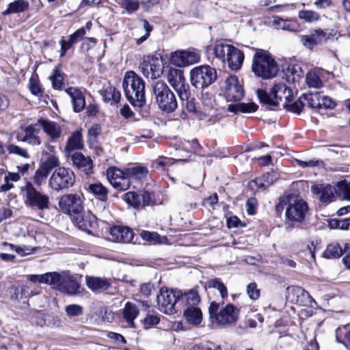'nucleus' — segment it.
Returning <instances> with one entry per match:
<instances>
[{
	"mask_svg": "<svg viewBox=\"0 0 350 350\" xmlns=\"http://www.w3.org/2000/svg\"><path fill=\"white\" fill-rule=\"evenodd\" d=\"M152 92L159 109L166 113H171L177 109L178 102L174 92L163 81H157L151 85Z\"/></svg>",
	"mask_w": 350,
	"mask_h": 350,
	"instance_id": "39448f33",
	"label": "nucleus"
},
{
	"mask_svg": "<svg viewBox=\"0 0 350 350\" xmlns=\"http://www.w3.org/2000/svg\"><path fill=\"white\" fill-rule=\"evenodd\" d=\"M308 210V204L304 200L297 199L289 203L285 214L288 220L302 223L306 220Z\"/></svg>",
	"mask_w": 350,
	"mask_h": 350,
	"instance_id": "ddd939ff",
	"label": "nucleus"
},
{
	"mask_svg": "<svg viewBox=\"0 0 350 350\" xmlns=\"http://www.w3.org/2000/svg\"><path fill=\"white\" fill-rule=\"evenodd\" d=\"M66 271L58 272H48L46 273V282L45 284H49L53 289L57 290L61 292L62 284L64 282L66 275Z\"/></svg>",
	"mask_w": 350,
	"mask_h": 350,
	"instance_id": "2f4dec72",
	"label": "nucleus"
},
{
	"mask_svg": "<svg viewBox=\"0 0 350 350\" xmlns=\"http://www.w3.org/2000/svg\"><path fill=\"white\" fill-rule=\"evenodd\" d=\"M59 165L60 162L58 157L53 154H50L46 159L42 162L41 166L50 172L53 169L59 167Z\"/></svg>",
	"mask_w": 350,
	"mask_h": 350,
	"instance_id": "603ef678",
	"label": "nucleus"
},
{
	"mask_svg": "<svg viewBox=\"0 0 350 350\" xmlns=\"http://www.w3.org/2000/svg\"><path fill=\"white\" fill-rule=\"evenodd\" d=\"M85 283L87 286L92 291L98 293L107 291L111 286V284L108 280L98 277L87 275L85 277Z\"/></svg>",
	"mask_w": 350,
	"mask_h": 350,
	"instance_id": "a878e982",
	"label": "nucleus"
},
{
	"mask_svg": "<svg viewBox=\"0 0 350 350\" xmlns=\"http://www.w3.org/2000/svg\"><path fill=\"white\" fill-rule=\"evenodd\" d=\"M277 179V175L273 172H267L260 178L254 180L258 188H267L272 185Z\"/></svg>",
	"mask_w": 350,
	"mask_h": 350,
	"instance_id": "ea45409f",
	"label": "nucleus"
},
{
	"mask_svg": "<svg viewBox=\"0 0 350 350\" xmlns=\"http://www.w3.org/2000/svg\"><path fill=\"white\" fill-rule=\"evenodd\" d=\"M29 88L32 94L38 97L42 96L44 92L40 85L37 75H32L29 79Z\"/></svg>",
	"mask_w": 350,
	"mask_h": 350,
	"instance_id": "de8ad7c7",
	"label": "nucleus"
},
{
	"mask_svg": "<svg viewBox=\"0 0 350 350\" xmlns=\"http://www.w3.org/2000/svg\"><path fill=\"white\" fill-rule=\"evenodd\" d=\"M65 311L70 317H77L82 314L83 308L77 304H70L65 308Z\"/></svg>",
	"mask_w": 350,
	"mask_h": 350,
	"instance_id": "13d9d810",
	"label": "nucleus"
},
{
	"mask_svg": "<svg viewBox=\"0 0 350 350\" xmlns=\"http://www.w3.org/2000/svg\"><path fill=\"white\" fill-rule=\"evenodd\" d=\"M88 189L90 192L96 196L99 200L102 201L107 200L108 189L100 183L90 184Z\"/></svg>",
	"mask_w": 350,
	"mask_h": 350,
	"instance_id": "58836bf2",
	"label": "nucleus"
},
{
	"mask_svg": "<svg viewBox=\"0 0 350 350\" xmlns=\"http://www.w3.org/2000/svg\"><path fill=\"white\" fill-rule=\"evenodd\" d=\"M109 239L113 242L129 243L134 237V232L130 228L122 226H116L110 229Z\"/></svg>",
	"mask_w": 350,
	"mask_h": 350,
	"instance_id": "a211bd4d",
	"label": "nucleus"
},
{
	"mask_svg": "<svg viewBox=\"0 0 350 350\" xmlns=\"http://www.w3.org/2000/svg\"><path fill=\"white\" fill-rule=\"evenodd\" d=\"M122 88L126 98L133 106L142 108L146 105L145 82L135 72L130 70L124 74Z\"/></svg>",
	"mask_w": 350,
	"mask_h": 350,
	"instance_id": "f03ea898",
	"label": "nucleus"
},
{
	"mask_svg": "<svg viewBox=\"0 0 350 350\" xmlns=\"http://www.w3.org/2000/svg\"><path fill=\"white\" fill-rule=\"evenodd\" d=\"M292 100L293 99H291L288 103H283V107L289 111L299 114L304 106V103L301 96H300L299 98L294 103H292Z\"/></svg>",
	"mask_w": 350,
	"mask_h": 350,
	"instance_id": "49530a36",
	"label": "nucleus"
},
{
	"mask_svg": "<svg viewBox=\"0 0 350 350\" xmlns=\"http://www.w3.org/2000/svg\"><path fill=\"white\" fill-rule=\"evenodd\" d=\"M53 87L56 90H61L64 85V77L57 66L53 71V75L49 77Z\"/></svg>",
	"mask_w": 350,
	"mask_h": 350,
	"instance_id": "09e8293b",
	"label": "nucleus"
},
{
	"mask_svg": "<svg viewBox=\"0 0 350 350\" xmlns=\"http://www.w3.org/2000/svg\"><path fill=\"white\" fill-rule=\"evenodd\" d=\"M83 148L82 134L80 131H76L68 137L65 152L70 154L72 151L81 150Z\"/></svg>",
	"mask_w": 350,
	"mask_h": 350,
	"instance_id": "7c9ffc66",
	"label": "nucleus"
},
{
	"mask_svg": "<svg viewBox=\"0 0 350 350\" xmlns=\"http://www.w3.org/2000/svg\"><path fill=\"white\" fill-rule=\"evenodd\" d=\"M258 106L253 103H237L235 104H230L227 105V111L234 113L239 112L243 113H254L258 109Z\"/></svg>",
	"mask_w": 350,
	"mask_h": 350,
	"instance_id": "72a5a7b5",
	"label": "nucleus"
},
{
	"mask_svg": "<svg viewBox=\"0 0 350 350\" xmlns=\"http://www.w3.org/2000/svg\"><path fill=\"white\" fill-rule=\"evenodd\" d=\"M209 287L216 288L220 293L222 299H226L228 297V290L224 284L219 278L211 280L208 283Z\"/></svg>",
	"mask_w": 350,
	"mask_h": 350,
	"instance_id": "8fccbe9b",
	"label": "nucleus"
},
{
	"mask_svg": "<svg viewBox=\"0 0 350 350\" xmlns=\"http://www.w3.org/2000/svg\"><path fill=\"white\" fill-rule=\"evenodd\" d=\"M6 149L9 154H14L26 159L29 157L26 149L22 148L16 145L9 144L7 146Z\"/></svg>",
	"mask_w": 350,
	"mask_h": 350,
	"instance_id": "5fc2aeb1",
	"label": "nucleus"
},
{
	"mask_svg": "<svg viewBox=\"0 0 350 350\" xmlns=\"http://www.w3.org/2000/svg\"><path fill=\"white\" fill-rule=\"evenodd\" d=\"M70 160L74 166L86 174L92 173L93 163L90 157H85L82 153L75 152L70 155Z\"/></svg>",
	"mask_w": 350,
	"mask_h": 350,
	"instance_id": "aec40b11",
	"label": "nucleus"
},
{
	"mask_svg": "<svg viewBox=\"0 0 350 350\" xmlns=\"http://www.w3.org/2000/svg\"><path fill=\"white\" fill-rule=\"evenodd\" d=\"M252 69L257 77L267 79L276 76L279 66L267 51L258 49L253 57Z\"/></svg>",
	"mask_w": 350,
	"mask_h": 350,
	"instance_id": "20e7f679",
	"label": "nucleus"
},
{
	"mask_svg": "<svg viewBox=\"0 0 350 350\" xmlns=\"http://www.w3.org/2000/svg\"><path fill=\"white\" fill-rule=\"evenodd\" d=\"M234 48L231 44L219 42L215 44L213 53L217 59H220L223 63H227Z\"/></svg>",
	"mask_w": 350,
	"mask_h": 350,
	"instance_id": "c85d7f7f",
	"label": "nucleus"
},
{
	"mask_svg": "<svg viewBox=\"0 0 350 350\" xmlns=\"http://www.w3.org/2000/svg\"><path fill=\"white\" fill-rule=\"evenodd\" d=\"M75 181V174L70 168L59 167L50 176L49 187L53 191L59 192L73 187Z\"/></svg>",
	"mask_w": 350,
	"mask_h": 350,
	"instance_id": "6e6552de",
	"label": "nucleus"
},
{
	"mask_svg": "<svg viewBox=\"0 0 350 350\" xmlns=\"http://www.w3.org/2000/svg\"><path fill=\"white\" fill-rule=\"evenodd\" d=\"M29 3L26 0H15L9 3L8 7L2 14L7 16L11 14H16L25 12L29 9Z\"/></svg>",
	"mask_w": 350,
	"mask_h": 350,
	"instance_id": "f704fd0d",
	"label": "nucleus"
},
{
	"mask_svg": "<svg viewBox=\"0 0 350 350\" xmlns=\"http://www.w3.org/2000/svg\"><path fill=\"white\" fill-rule=\"evenodd\" d=\"M271 24L277 29L292 32L297 31L299 27L296 20L283 19L278 16H273Z\"/></svg>",
	"mask_w": 350,
	"mask_h": 350,
	"instance_id": "bb28decb",
	"label": "nucleus"
},
{
	"mask_svg": "<svg viewBox=\"0 0 350 350\" xmlns=\"http://www.w3.org/2000/svg\"><path fill=\"white\" fill-rule=\"evenodd\" d=\"M243 59V53L235 47L233 52L231 53V56L229 57V60L227 64L232 70L237 71L241 68Z\"/></svg>",
	"mask_w": 350,
	"mask_h": 350,
	"instance_id": "e433bc0d",
	"label": "nucleus"
},
{
	"mask_svg": "<svg viewBox=\"0 0 350 350\" xmlns=\"http://www.w3.org/2000/svg\"><path fill=\"white\" fill-rule=\"evenodd\" d=\"M343 252V250L338 243H332L327 246L323 256L326 258H338Z\"/></svg>",
	"mask_w": 350,
	"mask_h": 350,
	"instance_id": "a19ab883",
	"label": "nucleus"
},
{
	"mask_svg": "<svg viewBox=\"0 0 350 350\" xmlns=\"http://www.w3.org/2000/svg\"><path fill=\"white\" fill-rule=\"evenodd\" d=\"M201 101L204 106L206 107L207 108H211L213 107L215 103V100L213 98V96L208 93H202L201 95Z\"/></svg>",
	"mask_w": 350,
	"mask_h": 350,
	"instance_id": "69168bd1",
	"label": "nucleus"
},
{
	"mask_svg": "<svg viewBox=\"0 0 350 350\" xmlns=\"http://www.w3.org/2000/svg\"><path fill=\"white\" fill-rule=\"evenodd\" d=\"M21 130L25 135L21 139L18 135V140L26 142L32 146H39L41 144L40 138L38 136L40 132V126L38 120L33 124H30L27 126H22Z\"/></svg>",
	"mask_w": 350,
	"mask_h": 350,
	"instance_id": "6ab92c4d",
	"label": "nucleus"
},
{
	"mask_svg": "<svg viewBox=\"0 0 350 350\" xmlns=\"http://www.w3.org/2000/svg\"><path fill=\"white\" fill-rule=\"evenodd\" d=\"M183 317L187 322L193 325H198L202 320V313L198 307L189 306L183 311Z\"/></svg>",
	"mask_w": 350,
	"mask_h": 350,
	"instance_id": "c756f323",
	"label": "nucleus"
},
{
	"mask_svg": "<svg viewBox=\"0 0 350 350\" xmlns=\"http://www.w3.org/2000/svg\"><path fill=\"white\" fill-rule=\"evenodd\" d=\"M139 314L138 307L133 303L128 301L125 304L122 310V315L124 320L127 323L130 327H135L134 320Z\"/></svg>",
	"mask_w": 350,
	"mask_h": 350,
	"instance_id": "cd10ccee",
	"label": "nucleus"
},
{
	"mask_svg": "<svg viewBox=\"0 0 350 350\" xmlns=\"http://www.w3.org/2000/svg\"><path fill=\"white\" fill-rule=\"evenodd\" d=\"M320 103L319 108L333 109L336 106V103L330 97L321 94Z\"/></svg>",
	"mask_w": 350,
	"mask_h": 350,
	"instance_id": "e2e57ef3",
	"label": "nucleus"
},
{
	"mask_svg": "<svg viewBox=\"0 0 350 350\" xmlns=\"http://www.w3.org/2000/svg\"><path fill=\"white\" fill-rule=\"evenodd\" d=\"M200 59V53L196 50H181L170 55V62L178 67H185L198 63Z\"/></svg>",
	"mask_w": 350,
	"mask_h": 350,
	"instance_id": "2eb2a0df",
	"label": "nucleus"
},
{
	"mask_svg": "<svg viewBox=\"0 0 350 350\" xmlns=\"http://www.w3.org/2000/svg\"><path fill=\"white\" fill-rule=\"evenodd\" d=\"M301 98L304 100V105L307 104L310 108H319L321 105V93L319 92L303 94Z\"/></svg>",
	"mask_w": 350,
	"mask_h": 350,
	"instance_id": "79ce46f5",
	"label": "nucleus"
},
{
	"mask_svg": "<svg viewBox=\"0 0 350 350\" xmlns=\"http://www.w3.org/2000/svg\"><path fill=\"white\" fill-rule=\"evenodd\" d=\"M180 296V291L161 288L157 297L158 309L166 314L176 313V304L179 301Z\"/></svg>",
	"mask_w": 350,
	"mask_h": 350,
	"instance_id": "9b49d317",
	"label": "nucleus"
},
{
	"mask_svg": "<svg viewBox=\"0 0 350 350\" xmlns=\"http://www.w3.org/2000/svg\"><path fill=\"white\" fill-rule=\"evenodd\" d=\"M116 1L129 14L135 12L139 8V0H117Z\"/></svg>",
	"mask_w": 350,
	"mask_h": 350,
	"instance_id": "c03bdc74",
	"label": "nucleus"
},
{
	"mask_svg": "<svg viewBox=\"0 0 350 350\" xmlns=\"http://www.w3.org/2000/svg\"><path fill=\"white\" fill-rule=\"evenodd\" d=\"M66 92L71 98L73 110L75 112L81 111L85 106V96L83 93L79 89L73 87L67 88Z\"/></svg>",
	"mask_w": 350,
	"mask_h": 350,
	"instance_id": "393cba45",
	"label": "nucleus"
},
{
	"mask_svg": "<svg viewBox=\"0 0 350 350\" xmlns=\"http://www.w3.org/2000/svg\"><path fill=\"white\" fill-rule=\"evenodd\" d=\"M5 245L8 246L12 250H14L18 254H19L21 256L31 254L35 250L33 247L27 245L16 247L14 245L10 243H5Z\"/></svg>",
	"mask_w": 350,
	"mask_h": 350,
	"instance_id": "6e6d98bb",
	"label": "nucleus"
},
{
	"mask_svg": "<svg viewBox=\"0 0 350 350\" xmlns=\"http://www.w3.org/2000/svg\"><path fill=\"white\" fill-rule=\"evenodd\" d=\"M25 192V204L30 208H36L38 211L49 209L50 200L48 195L38 191L30 182L21 187Z\"/></svg>",
	"mask_w": 350,
	"mask_h": 350,
	"instance_id": "9d476101",
	"label": "nucleus"
},
{
	"mask_svg": "<svg viewBox=\"0 0 350 350\" xmlns=\"http://www.w3.org/2000/svg\"><path fill=\"white\" fill-rule=\"evenodd\" d=\"M257 200L255 198H250L246 202V211L248 215H253L256 213Z\"/></svg>",
	"mask_w": 350,
	"mask_h": 350,
	"instance_id": "338daca9",
	"label": "nucleus"
},
{
	"mask_svg": "<svg viewBox=\"0 0 350 350\" xmlns=\"http://www.w3.org/2000/svg\"><path fill=\"white\" fill-rule=\"evenodd\" d=\"M59 44L61 46L60 56L64 57L66 55L68 50L71 49L73 46V45L75 44V43L71 42V39L68 37V40L61 39L59 40Z\"/></svg>",
	"mask_w": 350,
	"mask_h": 350,
	"instance_id": "0e129e2a",
	"label": "nucleus"
},
{
	"mask_svg": "<svg viewBox=\"0 0 350 350\" xmlns=\"http://www.w3.org/2000/svg\"><path fill=\"white\" fill-rule=\"evenodd\" d=\"M219 304L212 301L208 307L209 317L218 325L228 326L235 324L239 319V310L232 304H228L219 310Z\"/></svg>",
	"mask_w": 350,
	"mask_h": 350,
	"instance_id": "0eeeda50",
	"label": "nucleus"
},
{
	"mask_svg": "<svg viewBox=\"0 0 350 350\" xmlns=\"http://www.w3.org/2000/svg\"><path fill=\"white\" fill-rule=\"evenodd\" d=\"M58 205L62 212L73 217L80 228H87V221L84 219L83 201L78 194L63 195L59 199Z\"/></svg>",
	"mask_w": 350,
	"mask_h": 350,
	"instance_id": "7ed1b4c3",
	"label": "nucleus"
},
{
	"mask_svg": "<svg viewBox=\"0 0 350 350\" xmlns=\"http://www.w3.org/2000/svg\"><path fill=\"white\" fill-rule=\"evenodd\" d=\"M217 79V71L210 66H199L190 71V81L197 89H204L211 85Z\"/></svg>",
	"mask_w": 350,
	"mask_h": 350,
	"instance_id": "1a4fd4ad",
	"label": "nucleus"
},
{
	"mask_svg": "<svg viewBox=\"0 0 350 350\" xmlns=\"http://www.w3.org/2000/svg\"><path fill=\"white\" fill-rule=\"evenodd\" d=\"M143 23H144V29L146 31V33H145V35L142 36V37H140L139 38H138L136 40V44L137 45L141 44L145 40H146L148 39V38L150 36V31L152 30V27L150 25V24L148 23V21L144 20Z\"/></svg>",
	"mask_w": 350,
	"mask_h": 350,
	"instance_id": "680f3d73",
	"label": "nucleus"
},
{
	"mask_svg": "<svg viewBox=\"0 0 350 350\" xmlns=\"http://www.w3.org/2000/svg\"><path fill=\"white\" fill-rule=\"evenodd\" d=\"M298 18L305 23H313L320 20V15L313 10H301L298 12Z\"/></svg>",
	"mask_w": 350,
	"mask_h": 350,
	"instance_id": "37998d69",
	"label": "nucleus"
},
{
	"mask_svg": "<svg viewBox=\"0 0 350 350\" xmlns=\"http://www.w3.org/2000/svg\"><path fill=\"white\" fill-rule=\"evenodd\" d=\"M246 292L248 297L253 300H256L260 297V290L254 282L250 283L247 286Z\"/></svg>",
	"mask_w": 350,
	"mask_h": 350,
	"instance_id": "4d7b16f0",
	"label": "nucleus"
},
{
	"mask_svg": "<svg viewBox=\"0 0 350 350\" xmlns=\"http://www.w3.org/2000/svg\"><path fill=\"white\" fill-rule=\"evenodd\" d=\"M179 301L184 304L186 308H189V306L197 307V305L200 302V297L198 291L193 288L185 293L180 292Z\"/></svg>",
	"mask_w": 350,
	"mask_h": 350,
	"instance_id": "473e14b6",
	"label": "nucleus"
},
{
	"mask_svg": "<svg viewBox=\"0 0 350 350\" xmlns=\"http://www.w3.org/2000/svg\"><path fill=\"white\" fill-rule=\"evenodd\" d=\"M160 322V319L157 315L147 314L146 317L142 320V323L144 325L146 328L150 327L152 325H157Z\"/></svg>",
	"mask_w": 350,
	"mask_h": 350,
	"instance_id": "052dcab7",
	"label": "nucleus"
},
{
	"mask_svg": "<svg viewBox=\"0 0 350 350\" xmlns=\"http://www.w3.org/2000/svg\"><path fill=\"white\" fill-rule=\"evenodd\" d=\"M106 175L109 183L114 188L120 191H126L131 186V180L126 176L125 169L121 170L116 167H109Z\"/></svg>",
	"mask_w": 350,
	"mask_h": 350,
	"instance_id": "dca6fc26",
	"label": "nucleus"
},
{
	"mask_svg": "<svg viewBox=\"0 0 350 350\" xmlns=\"http://www.w3.org/2000/svg\"><path fill=\"white\" fill-rule=\"evenodd\" d=\"M142 238L147 241L152 242L154 243H159L160 241V236L157 232H148V231H142L141 232Z\"/></svg>",
	"mask_w": 350,
	"mask_h": 350,
	"instance_id": "bf43d9fd",
	"label": "nucleus"
},
{
	"mask_svg": "<svg viewBox=\"0 0 350 350\" xmlns=\"http://www.w3.org/2000/svg\"><path fill=\"white\" fill-rule=\"evenodd\" d=\"M124 201L135 208H142L146 206H152L155 203V196L153 192L144 189L139 193L129 191L124 195Z\"/></svg>",
	"mask_w": 350,
	"mask_h": 350,
	"instance_id": "f8f14e48",
	"label": "nucleus"
},
{
	"mask_svg": "<svg viewBox=\"0 0 350 350\" xmlns=\"http://www.w3.org/2000/svg\"><path fill=\"white\" fill-rule=\"evenodd\" d=\"M103 97L105 102L110 103L112 105L120 102L121 94L115 87L109 85L103 89Z\"/></svg>",
	"mask_w": 350,
	"mask_h": 350,
	"instance_id": "4c0bfd02",
	"label": "nucleus"
},
{
	"mask_svg": "<svg viewBox=\"0 0 350 350\" xmlns=\"http://www.w3.org/2000/svg\"><path fill=\"white\" fill-rule=\"evenodd\" d=\"M86 31L85 28L81 27L75 31L73 33L69 36V38L71 39V42H74L76 44L80 40H81L85 36Z\"/></svg>",
	"mask_w": 350,
	"mask_h": 350,
	"instance_id": "774afa93",
	"label": "nucleus"
},
{
	"mask_svg": "<svg viewBox=\"0 0 350 350\" xmlns=\"http://www.w3.org/2000/svg\"><path fill=\"white\" fill-rule=\"evenodd\" d=\"M167 80L177 93L182 105L189 112H196V100L191 96L190 86L185 81L183 71L180 69L170 68L167 74Z\"/></svg>",
	"mask_w": 350,
	"mask_h": 350,
	"instance_id": "f257e3e1",
	"label": "nucleus"
},
{
	"mask_svg": "<svg viewBox=\"0 0 350 350\" xmlns=\"http://www.w3.org/2000/svg\"><path fill=\"white\" fill-rule=\"evenodd\" d=\"M49 172L40 165V167L36 171L33 176L34 183L38 187L41 186L43 181L49 176Z\"/></svg>",
	"mask_w": 350,
	"mask_h": 350,
	"instance_id": "864d4df0",
	"label": "nucleus"
},
{
	"mask_svg": "<svg viewBox=\"0 0 350 350\" xmlns=\"http://www.w3.org/2000/svg\"><path fill=\"white\" fill-rule=\"evenodd\" d=\"M256 95L262 104L270 107L278 106L280 102L288 103L293 98L292 90L282 82L275 83L269 94L262 89H258Z\"/></svg>",
	"mask_w": 350,
	"mask_h": 350,
	"instance_id": "423d86ee",
	"label": "nucleus"
},
{
	"mask_svg": "<svg viewBox=\"0 0 350 350\" xmlns=\"http://www.w3.org/2000/svg\"><path fill=\"white\" fill-rule=\"evenodd\" d=\"M224 96L228 102H239L244 95L243 85L235 76L228 77L223 86Z\"/></svg>",
	"mask_w": 350,
	"mask_h": 350,
	"instance_id": "4468645a",
	"label": "nucleus"
},
{
	"mask_svg": "<svg viewBox=\"0 0 350 350\" xmlns=\"http://www.w3.org/2000/svg\"><path fill=\"white\" fill-rule=\"evenodd\" d=\"M125 173L129 180L131 178L140 180L147 176L148 170L144 165H137L125 168Z\"/></svg>",
	"mask_w": 350,
	"mask_h": 350,
	"instance_id": "c9c22d12",
	"label": "nucleus"
},
{
	"mask_svg": "<svg viewBox=\"0 0 350 350\" xmlns=\"http://www.w3.org/2000/svg\"><path fill=\"white\" fill-rule=\"evenodd\" d=\"M139 68L144 76L148 79H157L163 73L160 61L153 57H144L139 65Z\"/></svg>",
	"mask_w": 350,
	"mask_h": 350,
	"instance_id": "f3484780",
	"label": "nucleus"
},
{
	"mask_svg": "<svg viewBox=\"0 0 350 350\" xmlns=\"http://www.w3.org/2000/svg\"><path fill=\"white\" fill-rule=\"evenodd\" d=\"M61 292L67 295H77L80 293L81 285L76 277L67 272L62 284Z\"/></svg>",
	"mask_w": 350,
	"mask_h": 350,
	"instance_id": "b1692460",
	"label": "nucleus"
},
{
	"mask_svg": "<svg viewBox=\"0 0 350 350\" xmlns=\"http://www.w3.org/2000/svg\"><path fill=\"white\" fill-rule=\"evenodd\" d=\"M335 192L350 200V185L346 180L340 181L337 184Z\"/></svg>",
	"mask_w": 350,
	"mask_h": 350,
	"instance_id": "3c124183",
	"label": "nucleus"
},
{
	"mask_svg": "<svg viewBox=\"0 0 350 350\" xmlns=\"http://www.w3.org/2000/svg\"><path fill=\"white\" fill-rule=\"evenodd\" d=\"M38 122L51 142H55L61 137L62 129L57 122L44 119H39Z\"/></svg>",
	"mask_w": 350,
	"mask_h": 350,
	"instance_id": "4be33fe9",
	"label": "nucleus"
},
{
	"mask_svg": "<svg viewBox=\"0 0 350 350\" xmlns=\"http://www.w3.org/2000/svg\"><path fill=\"white\" fill-rule=\"evenodd\" d=\"M306 83L309 88H321L323 86V82L319 76L314 71H310L306 76Z\"/></svg>",
	"mask_w": 350,
	"mask_h": 350,
	"instance_id": "a18cd8bd",
	"label": "nucleus"
},
{
	"mask_svg": "<svg viewBox=\"0 0 350 350\" xmlns=\"http://www.w3.org/2000/svg\"><path fill=\"white\" fill-rule=\"evenodd\" d=\"M336 187L327 185H314L311 187L314 195L318 196L319 200L323 203H329L334 198Z\"/></svg>",
	"mask_w": 350,
	"mask_h": 350,
	"instance_id": "412c9836",
	"label": "nucleus"
},
{
	"mask_svg": "<svg viewBox=\"0 0 350 350\" xmlns=\"http://www.w3.org/2000/svg\"><path fill=\"white\" fill-rule=\"evenodd\" d=\"M326 33L322 29H315L308 35H303L301 37V42L303 45L310 49L315 45L327 40Z\"/></svg>",
	"mask_w": 350,
	"mask_h": 350,
	"instance_id": "5701e85b",
	"label": "nucleus"
}]
</instances>
